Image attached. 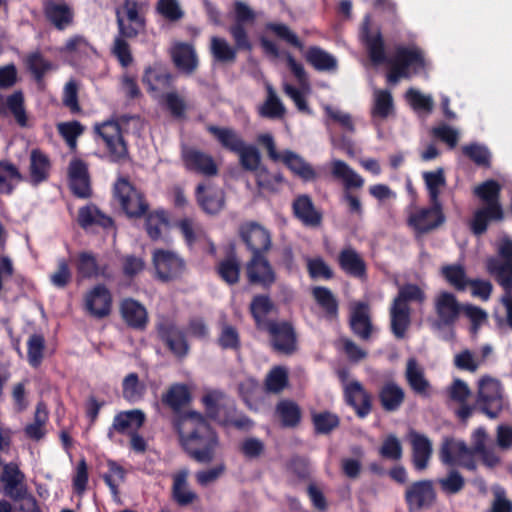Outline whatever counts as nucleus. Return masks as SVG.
<instances>
[{
	"label": "nucleus",
	"instance_id": "nucleus-1",
	"mask_svg": "<svg viewBox=\"0 0 512 512\" xmlns=\"http://www.w3.org/2000/svg\"><path fill=\"white\" fill-rule=\"evenodd\" d=\"M360 37L373 64L387 62L391 66L387 75L390 83L395 84L401 78H410L412 74L420 73L426 66L424 55L416 46H399L396 48L395 56L387 59L381 32L378 27L371 24L369 16L364 19Z\"/></svg>",
	"mask_w": 512,
	"mask_h": 512
},
{
	"label": "nucleus",
	"instance_id": "nucleus-2",
	"mask_svg": "<svg viewBox=\"0 0 512 512\" xmlns=\"http://www.w3.org/2000/svg\"><path fill=\"white\" fill-rule=\"evenodd\" d=\"M176 428L183 448L197 462L209 463L216 457L218 437L200 413H184Z\"/></svg>",
	"mask_w": 512,
	"mask_h": 512
},
{
	"label": "nucleus",
	"instance_id": "nucleus-3",
	"mask_svg": "<svg viewBox=\"0 0 512 512\" xmlns=\"http://www.w3.org/2000/svg\"><path fill=\"white\" fill-rule=\"evenodd\" d=\"M499 192L500 186L493 180H488L474 188V193L485 204L474 214L471 227L475 234L479 235L485 232L490 221L502 219L503 212L498 200Z\"/></svg>",
	"mask_w": 512,
	"mask_h": 512
},
{
	"label": "nucleus",
	"instance_id": "nucleus-4",
	"mask_svg": "<svg viewBox=\"0 0 512 512\" xmlns=\"http://www.w3.org/2000/svg\"><path fill=\"white\" fill-rule=\"evenodd\" d=\"M424 294L416 285H406L399 290L391 307V327L394 335L402 338L410 324V311L408 303L411 301L421 302Z\"/></svg>",
	"mask_w": 512,
	"mask_h": 512
},
{
	"label": "nucleus",
	"instance_id": "nucleus-5",
	"mask_svg": "<svg viewBox=\"0 0 512 512\" xmlns=\"http://www.w3.org/2000/svg\"><path fill=\"white\" fill-rule=\"evenodd\" d=\"M119 34L136 37L145 28V5L134 0H125L117 11Z\"/></svg>",
	"mask_w": 512,
	"mask_h": 512
},
{
	"label": "nucleus",
	"instance_id": "nucleus-6",
	"mask_svg": "<svg viewBox=\"0 0 512 512\" xmlns=\"http://www.w3.org/2000/svg\"><path fill=\"white\" fill-rule=\"evenodd\" d=\"M477 404L489 418H496L504 408L503 391L500 382L490 376L478 382Z\"/></svg>",
	"mask_w": 512,
	"mask_h": 512
},
{
	"label": "nucleus",
	"instance_id": "nucleus-7",
	"mask_svg": "<svg viewBox=\"0 0 512 512\" xmlns=\"http://www.w3.org/2000/svg\"><path fill=\"white\" fill-rule=\"evenodd\" d=\"M497 250V257L487 261V269L505 290H512V240L501 238Z\"/></svg>",
	"mask_w": 512,
	"mask_h": 512
},
{
	"label": "nucleus",
	"instance_id": "nucleus-8",
	"mask_svg": "<svg viewBox=\"0 0 512 512\" xmlns=\"http://www.w3.org/2000/svg\"><path fill=\"white\" fill-rule=\"evenodd\" d=\"M114 195L129 217H139L145 213L147 204L142 194L127 179H118L114 186Z\"/></svg>",
	"mask_w": 512,
	"mask_h": 512
},
{
	"label": "nucleus",
	"instance_id": "nucleus-9",
	"mask_svg": "<svg viewBox=\"0 0 512 512\" xmlns=\"http://www.w3.org/2000/svg\"><path fill=\"white\" fill-rule=\"evenodd\" d=\"M95 130L103 139L112 161L119 162L128 157V149L117 122L106 121L96 125Z\"/></svg>",
	"mask_w": 512,
	"mask_h": 512
},
{
	"label": "nucleus",
	"instance_id": "nucleus-10",
	"mask_svg": "<svg viewBox=\"0 0 512 512\" xmlns=\"http://www.w3.org/2000/svg\"><path fill=\"white\" fill-rule=\"evenodd\" d=\"M157 277L162 281L179 278L185 271L184 260L175 252L169 250H155L152 256Z\"/></svg>",
	"mask_w": 512,
	"mask_h": 512
},
{
	"label": "nucleus",
	"instance_id": "nucleus-11",
	"mask_svg": "<svg viewBox=\"0 0 512 512\" xmlns=\"http://www.w3.org/2000/svg\"><path fill=\"white\" fill-rule=\"evenodd\" d=\"M440 459L446 465L475 468L473 451L461 440L446 438L442 443Z\"/></svg>",
	"mask_w": 512,
	"mask_h": 512
},
{
	"label": "nucleus",
	"instance_id": "nucleus-12",
	"mask_svg": "<svg viewBox=\"0 0 512 512\" xmlns=\"http://www.w3.org/2000/svg\"><path fill=\"white\" fill-rule=\"evenodd\" d=\"M435 499L433 483L429 480L414 482L405 491V500L410 512L428 509L433 505Z\"/></svg>",
	"mask_w": 512,
	"mask_h": 512
},
{
	"label": "nucleus",
	"instance_id": "nucleus-13",
	"mask_svg": "<svg viewBox=\"0 0 512 512\" xmlns=\"http://www.w3.org/2000/svg\"><path fill=\"white\" fill-rule=\"evenodd\" d=\"M287 63L296 79L298 80L300 88H295L288 83H284V92L293 100L298 110L302 112H309V108L305 100V96L309 91L305 70L302 64L296 62V60L291 55L287 56Z\"/></svg>",
	"mask_w": 512,
	"mask_h": 512
},
{
	"label": "nucleus",
	"instance_id": "nucleus-14",
	"mask_svg": "<svg viewBox=\"0 0 512 512\" xmlns=\"http://www.w3.org/2000/svg\"><path fill=\"white\" fill-rule=\"evenodd\" d=\"M445 221L441 204H431L428 208L413 211L408 219L409 225L418 233H426L439 227Z\"/></svg>",
	"mask_w": 512,
	"mask_h": 512
},
{
	"label": "nucleus",
	"instance_id": "nucleus-15",
	"mask_svg": "<svg viewBox=\"0 0 512 512\" xmlns=\"http://www.w3.org/2000/svg\"><path fill=\"white\" fill-rule=\"evenodd\" d=\"M435 311L437 314L436 326H452L458 319L463 306L457 301L456 297L449 292H440L434 300Z\"/></svg>",
	"mask_w": 512,
	"mask_h": 512
},
{
	"label": "nucleus",
	"instance_id": "nucleus-16",
	"mask_svg": "<svg viewBox=\"0 0 512 512\" xmlns=\"http://www.w3.org/2000/svg\"><path fill=\"white\" fill-rule=\"evenodd\" d=\"M241 236L253 255H262L271 247V236L264 227L250 223L242 227Z\"/></svg>",
	"mask_w": 512,
	"mask_h": 512
},
{
	"label": "nucleus",
	"instance_id": "nucleus-17",
	"mask_svg": "<svg viewBox=\"0 0 512 512\" xmlns=\"http://www.w3.org/2000/svg\"><path fill=\"white\" fill-rule=\"evenodd\" d=\"M112 297L104 285H97L85 295L86 310L94 317L103 318L110 313Z\"/></svg>",
	"mask_w": 512,
	"mask_h": 512
},
{
	"label": "nucleus",
	"instance_id": "nucleus-18",
	"mask_svg": "<svg viewBox=\"0 0 512 512\" xmlns=\"http://www.w3.org/2000/svg\"><path fill=\"white\" fill-rule=\"evenodd\" d=\"M24 475L14 463H8L3 466L0 482L2 483V492L16 500L25 492L23 485Z\"/></svg>",
	"mask_w": 512,
	"mask_h": 512
},
{
	"label": "nucleus",
	"instance_id": "nucleus-19",
	"mask_svg": "<svg viewBox=\"0 0 512 512\" xmlns=\"http://www.w3.org/2000/svg\"><path fill=\"white\" fill-rule=\"evenodd\" d=\"M182 155L185 167L188 170L206 176L217 174V165L210 155L192 148L184 149Z\"/></svg>",
	"mask_w": 512,
	"mask_h": 512
},
{
	"label": "nucleus",
	"instance_id": "nucleus-20",
	"mask_svg": "<svg viewBox=\"0 0 512 512\" xmlns=\"http://www.w3.org/2000/svg\"><path fill=\"white\" fill-rule=\"evenodd\" d=\"M69 184L73 193L79 197L90 195V180L85 162L73 159L69 164Z\"/></svg>",
	"mask_w": 512,
	"mask_h": 512
},
{
	"label": "nucleus",
	"instance_id": "nucleus-21",
	"mask_svg": "<svg viewBox=\"0 0 512 512\" xmlns=\"http://www.w3.org/2000/svg\"><path fill=\"white\" fill-rule=\"evenodd\" d=\"M330 170L332 176L342 183L343 189H361L365 184L364 178L343 160L333 158Z\"/></svg>",
	"mask_w": 512,
	"mask_h": 512
},
{
	"label": "nucleus",
	"instance_id": "nucleus-22",
	"mask_svg": "<svg viewBox=\"0 0 512 512\" xmlns=\"http://www.w3.org/2000/svg\"><path fill=\"white\" fill-rule=\"evenodd\" d=\"M246 269L249 281L252 283L269 286L275 281V273L263 255H253Z\"/></svg>",
	"mask_w": 512,
	"mask_h": 512
},
{
	"label": "nucleus",
	"instance_id": "nucleus-23",
	"mask_svg": "<svg viewBox=\"0 0 512 512\" xmlns=\"http://www.w3.org/2000/svg\"><path fill=\"white\" fill-rule=\"evenodd\" d=\"M144 421L145 414L141 410L135 409L121 412L114 417L108 435L111 438L113 431L131 435L143 425Z\"/></svg>",
	"mask_w": 512,
	"mask_h": 512
},
{
	"label": "nucleus",
	"instance_id": "nucleus-24",
	"mask_svg": "<svg viewBox=\"0 0 512 512\" xmlns=\"http://www.w3.org/2000/svg\"><path fill=\"white\" fill-rule=\"evenodd\" d=\"M272 336V343L276 350L290 353L295 348V335L288 323H268L265 328Z\"/></svg>",
	"mask_w": 512,
	"mask_h": 512
},
{
	"label": "nucleus",
	"instance_id": "nucleus-25",
	"mask_svg": "<svg viewBox=\"0 0 512 512\" xmlns=\"http://www.w3.org/2000/svg\"><path fill=\"white\" fill-rule=\"evenodd\" d=\"M345 396L360 417H365L371 410V400L361 383L352 380L345 385Z\"/></svg>",
	"mask_w": 512,
	"mask_h": 512
},
{
	"label": "nucleus",
	"instance_id": "nucleus-26",
	"mask_svg": "<svg viewBox=\"0 0 512 512\" xmlns=\"http://www.w3.org/2000/svg\"><path fill=\"white\" fill-rule=\"evenodd\" d=\"M473 454H479L483 462L493 467L499 462V456L495 453V449L483 428H478L472 434Z\"/></svg>",
	"mask_w": 512,
	"mask_h": 512
},
{
	"label": "nucleus",
	"instance_id": "nucleus-27",
	"mask_svg": "<svg viewBox=\"0 0 512 512\" xmlns=\"http://www.w3.org/2000/svg\"><path fill=\"white\" fill-rule=\"evenodd\" d=\"M161 337L177 357H184L189 346L183 332L173 323H165L159 327Z\"/></svg>",
	"mask_w": 512,
	"mask_h": 512
},
{
	"label": "nucleus",
	"instance_id": "nucleus-28",
	"mask_svg": "<svg viewBox=\"0 0 512 512\" xmlns=\"http://www.w3.org/2000/svg\"><path fill=\"white\" fill-rule=\"evenodd\" d=\"M410 441L413 452V464L417 470H424L432 455V443L425 435L417 432L410 433Z\"/></svg>",
	"mask_w": 512,
	"mask_h": 512
},
{
	"label": "nucleus",
	"instance_id": "nucleus-29",
	"mask_svg": "<svg viewBox=\"0 0 512 512\" xmlns=\"http://www.w3.org/2000/svg\"><path fill=\"white\" fill-rule=\"evenodd\" d=\"M171 55L179 70L185 73H191L196 69L198 60L192 45L176 42L171 48Z\"/></svg>",
	"mask_w": 512,
	"mask_h": 512
},
{
	"label": "nucleus",
	"instance_id": "nucleus-30",
	"mask_svg": "<svg viewBox=\"0 0 512 512\" xmlns=\"http://www.w3.org/2000/svg\"><path fill=\"white\" fill-rule=\"evenodd\" d=\"M78 222L85 230H90L97 226L103 229L113 227L112 219L92 204L79 209Z\"/></svg>",
	"mask_w": 512,
	"mask_h": 512
},
{
	"label": "nucleus",
	"instance_id": "nucleus-31",
	"mask_svg": "<svg viewBox=\"0 0 512 512\" xmlns=\"http://www.w3.org/2000/svg\"><path fill=\"white\" fill-rule=\"evenodd\" d=\"M45 14L49 21L59 30H64L73 23L74 12L64 2L49 1L45 5Z\"/></svg>",
	"mask_w": 512,
	"mask_h": 512
},
{
	"label": "nucleus",
	"instance_id": "nucleus-32",
	"mask_svg": "<svg viewBox=\"0 0 512 512\" xmlns=\"http://www.w3.org/2000/svg\"><path fill=\"white\" fill-rule=\"evenodd\" d=\"M197 200L205 212L214 214L219 212L223 207V192L221 189L210 185H198Z\"/></svg>",
	"mask_w": 512,
	"mask_h": 512
},
{
	"label": "nucleus",
	"instance_id": "nucleus-33",
	"mask_svg": "<svg viewBox=\"0 0 512 512\" xmlns=\"http://www.w3.org/2000/svg\"><path fill=\"white\" fill-rule=\"evenodd\" d=\"M121 314L126 323L134 328L145 327L148 314L146 308L138 301L127 298L121 303Z\"/></svg>",
	"mask_w": 512,
	"mask_h": 512
},
{
	"label": "nucleus",
	"instance_id": "nucleus-34",
	"mask_svg": "<svg viewBox=\"0 0 512 512\" xmlns=\"http://www.w3.org/2000/svg\"><path fill=\"white\" fill-rule=\"evenodd\" d=\"M189 471L182 469L173 475L172 496L175 502L181 506L191 504L197 495L188 484Z\"/></svg>",
	"mask_w": 512,
	"mask_h": 512
},
{
	"label": "nucleus",
	"instance_id": "nucleus-35",
	"mask_svg": "<svg viewBox=\"0 0 512 512\" xmlns=\"http://www.w3.org/2000/svg\"><path fill=\"white\" fill-rule=\"evenodd\" d=\"M405 377L411 389L421 395H427L430 384L425 377L423 367L415 358H410L406 364Z\"/></svg>",
	"mask_w": 512,
	"mask_h": 512
},
{
	"label": "nucleus",
	"instance_id": "nucleus-36",
	"mask_svg": "<svg viewBox=\"0 0 512 512\" xmlns=\"http://www.w3.org/2000/svg\"><path fill=\"white\" fill-rule=\"evenodd\" d=\"M143 82L148 86L149 91L154 94V97H158L159 92L169 88L172 76L163 67H149L145 70Z\"/></svg>",
	"mask_w": 512,
	"mask_h": 512
},
{
	"label": "nucleus",
	"instance_id": "nucleus-37",
	"mask_svg": "<svg viewBox=\"0 0 512 512\" xmlns=\"http://www.w3.org/2000/svg\"><path fill=\"white\" fill-rule=\"evenodd\" d=\"M286 164V166L300 178L305 181L314 180L316 178V172L312 166L307 163L300 155L286 150L280 154V160Z\"/></svg>",
	"mask_w": 512,
	"mask_h": 512
},
{
	"label": "nucleus",
	"instance_id": "nucleus-38",
	"mask_svg": "<svg viewBox=\"0 0 512 512\" xmlns=\"http://www.w3.org/2000/svg\"><path fill=\"white\" fill-rule=\"evenodd\" d=\"M350 324L355 334L363 339L370 336L371 323L368 307L364 303H356L351 308Z\"/></svg>",
	"mask_w": 512,
	"mask_h": 512
},
{
	"label": "nucleus",
	"instance_id": "nucleus-39",
	"mask_svg": "<svg viewBox=\"0 0 512 512\" xmlns=\"http://www.w3.org/2000/svg\"><path fill=\"white\" fill-rule=\"evenodd\" d=\"M426 190L428 192L431 204H441L439 196L446 186L444 170L438 168L434 171H425L422 173Z\"/></svg>",
	"mask_w": 512,
	"mask_h": 512
},
{
	"label": "nucleus",
	"instance_id": "nucleus-40",
	"mask_svg": "<svg viewBox=\"0 0 512 512\" xmlns=\"http://www.w3.org/2000/svg\"><path fill=\"white\" fill-rule=\"evenodd\" d=\"M340 267L349 275L362 277L366 271V265L362 257L352 248H345L339 255Z\"/></svg>",
	"mask_w": 512,
	"mask_h": 512
},
{
	"label": "nucleus",
	"instance_id": "nucleus-41",
	"mask_svg": "<svg viewBox=\"0 0 512 512\" xmlns=\"http://www.w3.org/2000/svg\"><path fill=\"white\" fill-rule=\"evenodd\" d=\"M294 214L305 225L316 226L321 221L320 214L315 210L312 200L306 196H299L293 203Z\"/></svg>",
	"mask_w": 512,
	"mask_h": 512
},
{
	"label": "nucleus",
	"instance_id": "nucleus-42",
	"mask_svg": "<svg viewBox=\"0 0 512 512\" xmlns=\"http://www.w3.org/2000/svg\"><path fill=\"white\" fill-rule=\"evenodd\" d=\"M266 90L267 97L259 107V114L270 119H281L286 112L285 106L269 83L266 84Z\"/></svg>",
	"mask_w": 512,
	"mask_h": 512
},
{
	"label": "nucleus",
	"instance_id": "nucleus-43",
	"mask_svg": "<svg viewBox=\"0 0 512 512\" xmlns=\"http://www.w3.org/2000/svg\"><path fill=\"white\" fill-rule=\"evenodd\" d=\"M50 162L48 157L39 150L30 154V181L37 185L48 178Z\"/></svg>",
	"mask_w": 512,
	"mask_h": 512
},
{
	"label": "nucleus",
	"instance_id": "nucleus-44",
	"mask_svg": "<svg viewBox=\"0 0 512 512\" xmlns=\"http://www.w3.org/2000/svg\"><path fill=\"white\" fill-rule=\"evenodd\" d=\"M394 109L393 98L388 90L374 89L371 110L374 119H386Z\"/></svg>",
	"mask_w": 512,
	"mask_h": 512
},
{
	"label": "nucleus",
	"instance_id": "nucleus-45",
	"mask_svg": "<svg viewBox=\"0 0 512 512\" xmlns=\"http://www.w3.org/2000/svg\"><path fill=\"white\" fill-rule=\"evenodd\" d=\"M47 422L48 410L43 403H38L33 422L25 427L26 436L36 441L42 439L47 432Z\"/></svg>",
	"mask_w": 512,
	"mask_h": 512
},
{
	"label": "nucleus",
	"instance_id": "nucleus-46",
	"mask_svg": "<svg viewBox=\"0 0 512 512\" xmlns=\"http://www.w3.org/2000/svg\"><path fill=\"white\" fill-rule=\"evenodd\" d=\"M380 401L387 411L397 410L404 400V390L394 382L386 383L380 391Z\"/></svg>",
	"mask_w": 512,
	"mask_h": 512
},
{
	"label": "nucleus",
	"instance_id": "nucleus-47",
	"mask_svg": "<svg viewBox=\"0 0 512 512\" xmlns=\"http://www.w3.org/2000/svg\"><path fill=\"white\" fill-rule=\"evenodd\" d=\"M77 272L82 278H93L99 275L106 276L105 268L100 267L96 257L90 252H81L76 262Z\"/></svg>",
	"mask_w": 512,
	"mask_h": 512
},
{
	"label": "nucleus",
	"instance_id": "nucleus-48",
	"mask_svg": "<svg viewBox=\"0 0 512 512\" xmlns=\"http://www.w3.org/2000/svg\"><path fill=\"white\" fill-rule=\"evenodd\" d=\"M209 131L224 148L234 153H237L245 144L241 136L233 129L211 126L209 127Z\"/></svg>",
	"mask_w": 512,
	"mask_h": 512
},
{
	"label": "nucleus",
	"instance_id": "nucleus-49",
	"mask_svg": "<svg viewBox=\"0 0 512 512\" xmlns=\"http://www.w3.org/2000/svg\"><path fill=\"white\" fill-rule=\"evenodd\" d=\"M210 52L213 58L222 63H232L236 59L237 49L226 39L213 36L210 40Z\"/></svg>",
	"mask_w": 512,
	"mask_h": 512
},
{
	"label": "nucleus",
	"instance_id": "nucleus-50",
	"mask_svg": "<svg viewBox=\"0 0 512 512\" xmlns=\"http://www.w3.org/2000/svg\"><path fill=\"white\" fill-rule=\"evenodd\" d=\"M306 59L319 71H331L337 68L336 58L318 47H311L307 51Z\"/></svg>",
	"mask_w": 512,
	"mask_h": 512
},
{
	"label": "nucleus",
	"instance_id": "nucleus-51",
	"mask_svg": "<svg viewBox=\"0 0 512 512\" xmlns=\"http://www.w3.org/2000/svg\"><path fill=\"white\" fill-rule=\"evenodd\" d=\"M108 472L103 475V479L109 487L114 501L120 502L118 487L124 482L126 471L115 461L107 462Z\"/></svg>",
	"mask_w": 512,
	"mask_h": 512
},
{
	"label": "nucleus",
	"instance_id": "nucleus-52",
	"mask_svg": "<svg viewBox=\"0 0 512 512\" xmlns=\"http://www.w3.org/2000/svg\"><path fill=\"white\" fill-rule=\"evenodd\" d=\"M188 246L202 243L206 240V233L202 226L192 219H183L177 224Z\"/></svg>",
	"mask_w": 512,
	"mask_h": 512
},
{
	"label": "nucleus",
	"instance_id": "nucleus-53",
	"mask_svg": "<svg viewBox=\"0 0 512 512\" xmlns=\"http://www.w3.org/2000/svg\"><path fill=\"white\" fill-rule=\"evenodd\" d=\"M162 401L177 411L190 401V391L184 384H174L162 396Z\"/></svg>",
	"mask_w": 512,
	"mask_h": 512
},
{
	"label": "nucleus",
	"instance_id": "nucleus-54",
	"mask_svg": "<svg viewBox=\"0 0 512 512\" xmlns=\"http://www.w3.org/2000/svg\"><path fill=\"white\" fill-rule=\"evenodd\" d=\"M122 387L123 397L132 403L140 401L146 391L145 384L139 381L136 373L128 374L123 380Z\"/></svg>",
	"mask_w": 512,
	"mask_h": 512
},
{
	"label": "nucleus",
	"instance_id": "nucleus-55",
	"mask_svg": "<svg viewBox=\"0 0 512 512\" xmlns=\"http://www.w3.org/2000/svg\"><path fill=\"white\" fill-rule=\"evenodd\" d=\"M405 98L409 105L418 113L430 114L433 110L434 101L431 95L424 94L420 90L410 88Z\"/></svg>",
	"mask_w": 512,
	"mask_h": 512
},
{
	"label": "nucleus",
	"instance_id": "nucleus-56",
	"mask_svg": "<svg viewBox=\"0 0 512 512\" xmlns=\"http://www.w3.org/2000/svg\"><path fill=\"white\" fill-rule=\"evenodd\" d=\"M21 179L18 169L9 162H0V193L10 194Z\"/></svg>",
	"mask_w": 512,
	"mask_h": 512
},
{
	"label": "nucleus",
	"instance_id": "nucleus-57",
	"mask_svg": "<svg viewBox=\"0 0 512 512\" xmlns=\"http://www.w3.org/2000/svg\"><path fill=\"white\" fill-rule=\"evenodd\" d=\"M276 412L286 427L296 426L301 419V411L298 405L292 401H281L276 408Z\"/></svg>",
	"mask_w": 512,
	"mask_h": 512
},
{
	"label": "nucleus",
	"instance_id": "nucleus-58",
	"mask_svg": "<svg viewBox=\"0 0 512 512\" xmlns=\"http://www.w3.org/2000/svg\"><path fill=\"white\" fill-rule=\"evenodd\" d=\"M168 227L169 224L164 211L152 213L146 220L147 233L153 240L161 239L168 231Z\"/></svg>",
	"mask_w": 512,
	"mask_h": 512
},
{
	"label": "nucleus",
	"instance_id": "nucleus-59",
	"mask_svg": "<svg viewBox=\"0 0 512 512\" xmlns=\"http://www.w3.org/2000/svg\"><path fill=\"white\" fill-rule=\"evenodd\" d=\"M312 295L317 304L327 313L328 316L334 317L337 313V301L332 292L326 288L317 286L312 289Z\"/></svg>",
	"mask_w": 512,
	"mask_h": 512
},
{
	"label": "nucleus",
	"instance_id": "nucleus-60",
	"mask_svg": "<svg viewBox=\"0 0 512 512\" xmlns=\"http://www.w3.org/2000/svg\"><path fill=\"white\" fill-rule=\"evenodd\" d=\"M202 402L211 418L222 421L221 409L226 404V397L222 392L209 391L204 395Z\"/></svg>",
	"mask_w": 512,
	"mask_h": 512
},
{
	"label": "nucleus",
	"instance_id": "nucleus-61",
	"mask_svg": "<svg viewBox=\"0 0 512 512\" xmlns=\"http://www.w3.org/2000/svg\"><path fill=\"white\" fill-rule=\"evenodd\" d=\"M442 274L447 282L458 290H464L469 284L465 270L460 265H448L442 268Z\"/></svg>",
	"mask_w": 512,
	"mask_h": 512
},
{
	"label": "nucleus",
	"instance_id": "nucleus-62",
	"mask_svg": "<svg viewBox=\"0 0 512 512\" xmlns=\"http://www.w3.org/2000/svg\"><path fill=\"white\" fill-rule=\"evenodd\" d=\"M236 154L239 156L242 167L246 170L255 171L256 173L261 168L260 153L255 146L245 143Z\"/></svg>",
	"mask_w": 512,
	"mask_h": 512
},
{
	"label": "nucleus",
	"instance_id": "nucleus-63",
	"mask_svg": "<svg viewBox=\"0 0 512 512\" xmlns=\"http://www.w3.org/2000/svg\"><path fill=\"white\" fill-rule=\"evenodd\" d=\"M272 303L266 296H256L251 305V313L259 327L266 328L269 322L265 321V316L271 311Z\"/></svg>",
	"mask_w": 512,
	"mask_h": 512
},
{
	"label": "nucleus",
	"instance_id": "nucleus-64",
	"mask_svg": "<svg viewBox=\"0 0 512 512\" xmlns=\"http://www.w3.org/2000/svg\"><path fill=\"white\" fill-rule=\"evenodd\" d=\"M61 51L71 55L82 56L94 52V48L84 36L74 35L66 41Z\"/></svg>",
	"mask_w": 512,
	"mask_h": 512
}]
</instances>
